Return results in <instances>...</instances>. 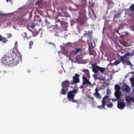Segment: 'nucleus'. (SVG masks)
<instances>
[{
  "instance_id": "1",
  "label": "nucleus",
  "mask_w": 134,
  "mask_h": 134,
  "mask_svg": "<svg viewBox=\"0 0 134 134\" xmlns=\"http://www.w3.org/2000/svg\"><path fill=\"white\" fill-rule=\"evenodd\" d=\"M21 54L20 52H18L16 54H15L13 57H9L6 55L2 59V63L4 64H10L12 66H15V65L19 63L20 59L21 57Z\"/></svg>"
},
{
  "instance_id": "2",
  "label": "nucleus",
  "mask_w": 134,
  "mask_h": 134,
  "mask_svg": "<svg viewBox=\"0 0 134 134\" xmlns=\"http://www.w3.org/2000/svg\"><path fill=\"white\" fill-rule=\"evenodd\" d=\"M133 54L128 52L125 54L124 55L121 56L120 59L122 63L124 65L126 64L128 65H130L131 67L132 66L131 62L129 61V60L130 56H132Z\"/></svg>"
},
{
  "instance_id": "3",
  "label": "nucleus",
  "mask_w": 134,
  "mask_h": 134,
  "mask_svg": "<svg viewBox=\"0 0 134 134\" xmlns=\"http://www.w3.org/2000/svg\"><path fill=\"white\" fill-rule=\"evenodd\" d=\"M77 91V89H75L69 91L67 93V98L70 102L71 101L73 102L76 103H78V101L74 98L75 96V94L76 93Z\"/></svg>"
},
{
  "instance_id": "4",
  "label": "nucleus",
  "mask_w": 134,
  "mask_h": 134,
  "mask_svg": "<svg viewBox=\"0 0 134 134\" xmlns=\"http://www.w3.org/2000/svg\"><path fill=\"white\" fill-rule=\"evenodd\" d=\"M70 83L68 80H66L62 82V88L60 92V94L64 95L66 94V92L68 90V87Z\"/></svg>"
},
{
  "instance_id": "5",
  "label": "nucleus",
  "mask_w": 134,
  "mask_h": 134,
  "mask_svg": "<svg viewBox=\"0 0 134 134\" xmlns=\"http://www.w3.org/2000/svg\"><path fill=\"white\" fill-rule=\"evenodd\" d=\"M80 75L77 74H75V76L73 77V81H71L70 82L73 85L76 83H77L80 82L79 79V77Z\"/></svg>"
},
{
  "instance_id": "6",
  "label": "nucleus",
  "mask_w": 134,
  "mask_h": 134,
  "mask_svg": "<svg viewBox=\"0 0 134 134\" xmlns=\"http://www.w3.org/2000/svg\"><path fill=\"white\" fill-rule=\"evenodd\" d=\"M117 105L118 108L120 109H123L126 106L125 102L121 101V100L118 101Z\"/></svg>"
},
{
  "instance_id": "7",
  "label": "nucleus",
  "mask_w": 134,
  "mask_h": 134,
  "mask_svg": "<svg viewBox=\"0 0 134 134\" xmlns=\"http://www.w3.org/2000/svg\"><path fill=\"white\" fill-rule=\"evenodd\" d=\"M110 100V99L109 98L108 96L107 95L103 98L102 103H103L105 105L107 103L109 102Z\"/></svg>"
},
{
  "instance_id": "8",
  "label": "nucleus",
  "mask_w": 134,
  "mask_h": 134,
  "mask_svg": "<svg viewBox=\"0 0 134 134\" xmlns=\"http://www.w3.org/2000/svg\"><path fill=\"white\" fill-rule=\"evenodd\" d=\"M122 90L127 93L130 92V87L126 85H124L122 87Z\"/></svg>"
},
{
  "instance_id": "9",
  "label": "nucleus",
  "mask_w": 134,
  "mask_h": 134,
  "mask_svg": "<svg viewBox=\"0 0 134 134\" xmlns=\"http://www.w3.org/2000/svg\"><path fill=\"white\" fill-rule=\"evenodd\" d=\"M122 93L120 91H115L114 93V94L115 97L118 99V101L120 100L121 96L122 95Z\"/></svg>"
},
{
  "instance_id": "10",
  "label": "nucleus",
  "mask_w": 134,
  "mask_h": 134,
  "mask_svg": "<svg viewBox=\"0 0 134 134\" xmlns=\"http://www.w3.org/2000/svg\"><path fill=\"white\" fill-rule=\"evenodd\" d=\"M83 81L82 84L85 85L86 84H88L91 85V83L89 80L87 79L86 77H85L83 75L82 77Z\"/></svg>"
},
{
  "instance_id": "11",
  "label": "nucleus",
  "mask_w": 134,
  "mask_h": 134,
  "mask_svg": "<svg viewBox=\"0 0 134 134\" xmlns=\"http://www.w3.org/2000/svg\"><path fill=\"white\" fill-rule=\"evenodd\" d=\"M120 63V60H117L114 62L113 63H110L108 65V66H113L115 65H117Z\"/></svg>"
},
{
  "instance_id": "12",
  "label": "nucleus",
  "mask_w": 134,
  "mask_h": 134,
  "mask_svg": "<svg viewBox=\"0 0 134 134\" xmlns=\"http://www.w3.org/2000/svg\"><path fill=\"white\" fill-rule=\"evenodd\" d=\"M35 25L32 22L29 23L27 25V27L28 29L29 30V28H34Z\"/></svg>"
},
{
  "instance_id": "13",
  "label": "nucleus",
  "mask_w": 134,
  "mask_h": 134,
  "mask_svg": "<svg viewBox=\"0 0 134 134\" xmlns=\"http://www.w3.org/2000/svg\"><path fill=\"white\" fill-rule=\"evenodd\" d=\"M132 98H131L129 96H127L125 97V100L128 102V103H129L130 102L132 101Z\"/></svg>"
},
{
  "instance_id": "14",
  "label": "nucleus",
  "mask_w": 134,
  "mask_h": 134,
  "mask_svg": "<svg viewBox=\"0 0 134 134\" xmlns=\"http://www.w3.org/2000/svg\"><path fill=\"white\" fill-rule=\"evenodd\" d=\"M92 71L96 74H97L99 70L98 68H92Z\"/></svg>"
},
{
  "instance_id": "15",
  "label": "nucleus",
  "mask_w": 134,
  "mask_h": 134,
  "mask_svg": "<svg viewBox=\"0 0 134 134\" xmlns=\"http://www.w3.org/2000/svg\"><path fill=\"white\" fill-rule=\"evenodd\" d=\"M115 89V91H120V86L116 84L114 86Z\"/></svg>"
},
{
  "instance_id": "16",
  "label": "nucleus",
  "mask_w": 134,
  "mask_h": 134,
  "mask_svg": "<svg viewBox=\"0 0 134 134\" xmlns=\"http://www.w3.org/2000/svg\"><path fill=\"white\" fill-rule=\"evenodd\" d=\"M105 105L103 103H102V104L101 105L99 106H97V108H99L100 109H105Z\"/></svg>"
},
{
  "instance_id": "17",
  "label": "nucleus",
  "mask_w": 134,
  "mask_h": 134,
  "mask_svg": "<svg viewBox=\"0 0 134 134\" xmlns=\"http://www.w3.org/2000/svg\"><path fill=\"white\" fill-rule=\"evenodd\" d=\"M95 96L98 99H101L102 98V97L101 96L99 93H97L94 94Z\"/></svg>"
},
{
  "instance_id": "18",
  "label": "nucleus",
  "mask_w": 134,
  "mask_h": 134,
  "mask_svg": "<svg viewBox=\"0 0 134 134\" xmlns=\"http://www.w3.org/2000/svg\"><path fill=\"white\" fill-rule=\"evenodd\" d=\"M99 70L101 73H103L106 70V68H98Z\"/></svg>"
},
{
  "instance_id": "19",
  "label": "nucleus",
  "mask_w": 134,
  "mask_h": 134,
  "mask_svg": "<svg viewBox=\"0 0 134 134\" xmlns=\"http://www.w3.org/2000/svg\"><path fill=\"white\" fill-rule=\"evenodd\" d=\"M84 36L86 37H90L92 36V33L91 32H89L87 33L84 34Z\"/></svg>"
},
{
  "instance_id": "20",
  "label": "nucleus",
  "mask_w": 134,
  "mask_h": 134,
  "mask_svg": "<svg viewBox=\"0 0 134 134\" xmlns=\"http://www.w3.org/2000/svg\"><path fill=\"white\" fill-rule=\"evenodd\" d=\"M90 104L91 105L92 107L93 108L95 107L97 105V103L95 101L91 103H90Z\"/></svg>"
},
{
  "instance_id": "21",
  "label": "nucleus",
  "mask_w": 134,
  "mask_h": 134,
  "mask_svg": "<svg viewBox=\"0 0 134 134\" xmlns=\"http://www.w3.org/2000/svg\"><path fill=\"white\" fill-rule=\"evenodd\" d=\"M106 105L108 107L111 108L113 106V105L112 103H107Z\"/></svg>"
},
{
  "instance_id": "22",
  "label": "nucleus",
  "mask_w": 134,
  "mask_h": 134,
  "mask_svg": "<svg viewBox=\"0 0 134 134\" xmlns=\"http://www.w3.org/2000/svg\"><path fill=\"white\" fill-rule=\"evenodd\" d=\"M27 34L26 32H24L22 34V36L25 39H28V38H27Z\"/></svg>"
},
{
  "instance_id": "23",
  "label": "nucleus",
  "mask_w": 134,
  "mask_h": 134,
  "mask_svg": "<svg viewBox=\"0 0 134 134\" xmlns=\"http://www.w3.org/2000/svg\"><path fill=\"white\" fill-rule=\"evenodd\" d=\"M6 38H3L2 39V41L3 43H6L8 41V40L6 39Z\"/></svg>"
},
{
  "instance_id": "24",
  "label": "nucleus",
  "mask_w": 134,
  "mask_h": 134,
  "mask_svg": "<svg viewBox=\"0 0 134 134\" xmlns=\"http://www.w3.org/2000/svg\"><path fill=\"white\" fill-rule=\"evenodd\" d=\"M89 98H90V99L89 100L90 103H91L93 102V101H95L94 100V98L93 97H89Z\"/></svg>"
},
{
  "instance_id": "25",
  "label": "nucleus",
  "mask_w": 134,
  "mask_h": 134,
  "mask_svg": "<svg viewBox=\"0 0 134 134\" xmlns=\"http://www.w3.org/2000/svg\"><path fill=\"white\" fill-rule=\"evenodd\" d=\"M130 80L131 82L132 86L134 87V78H131Z\"/></svg>"
},
{
  "instance_id": "26",
  "label": "nucleus",
  "mask_w": 134,
  "mask_h": 134,
  "mask_svg": "<svg viewBox=\"0 0 134 134\" xmlns=\"http://www.w3.org/2000/svg\"><path fill=\"white\" fill-rule=\"evenodd\" d=\"M76 20L77 22H79L80 24H81V22L82 21V20L81 19L79 18L78 19H77Z\"/></svg>"
},
{
  "instance_id": "27",
  "label": "nucleus",
  "mask_w": 134,
  "mask_h": 134,
  "mask_svg": "<svg viewBox=\"0 0 134 134\" xmlns=\"http://www.w3.org/2000/svg\"><path fill=\"white\" fill-rule=\"evenodd\" d=\"M83 71L84 72H86L87 74L89 73V71L87 69H84L83 70Z\"/></svg>"
},
{
  "instance_id": "28",
  "label": "nucleus",
  "mask_w": 134,
  "mask_h": 134,
  "mask_svg": "<svg viewBox=\"0 0 134 134\" xmlns=\"http://www.w3.org/2000/svg\"><path fill=\"white\" fill-rule=\"evenodd\" d=\"M80 50H81L80 49H78L75 50V51H74L75 54H77L79 52V51Z\"/></svg>"
},
{
  "instance_id": "29",
  "label": "nucleus",
  "mask_w": 134,
  "mask_h": 134,
  "mask_svg": "<svg viewBox=\"0 0 134 134\" xmlns=\"http://www.w3.org/2000/svg\"><path fill=\"white\" fill-rule=\"evenodd\" d=\"M130 9L132 11H134V5H132L130 7Z\"/></svg>"
},
{
  "instance_id": "30",
  "label": "nucleus",
  "mask_w": 134,
  "mask_h": 134,
  "mask_svg": "<svg viewBox=\"0 0 134 134\" xmlns=\"http://www.w3.org/2000/svg\"><path fill=\"white\" fill-rule=\"evenodd\" d=\"M33 42L32 41L30 42L29 43V46H30L29 48H31V46H32L33 45Z\"/></svg>"
},
{
  "instance_id": "31",
  "label": "nucleus",
  "mask_w": 134,
  "mask_h": 134,
  "mask_svg": "<svg viewBox=\"0 0 134 134\" xmlns=\"http://www.w3.org/2000/svg\"><path fill=\"white\" fill-rule=\"evenodd\" d=\"M96 65H97L96 63L95 64H93L92 65V67H100L99 66H97Z\"/></svg>"
},
{
  "instance_id": "32",
  "label": "nucleus",
  "mask_w": 134,
  "mask_h": 134,
  "mask_svg": "<svg viewBox=\"0 0 134 134\" xmlns=\"http://www.w3.org/2000/svg\"><path fill=\"white\" fill-rule=\"evenodd\" d=\"M12 36V35L11 34H8V38L11 37Z\"/></svg>"
},
{
  "instance_id": "33",
  "label": "nucleus",
  "mask_w": 134,
  "mask_h": 134,
  "mask_svg": "<svg viewBox=\"0 0 134 134\" xmlns=\"http://www.w3.org/2000/svg\"><path fill=\"white\" fill-rule=\"evenodd\" d=\"M110 92H111L109 90H107V94L109 95L110 94Z\"/></svg>"
},
{
  "instance_id": "34",
  "label": "nucleus",
  "mask_w": 134,
  "mask_h": 134,
  "mask_svg": "<svg viewBox=\"0 0 134 134\" xmlns=\"http://www.w3.org/2000/svg\"><path fill=\"white\" fill-rule=\"evenodd\" d=\"M78 56H77L75 58V59L76 60V61H74L73 62H77L78 60L79 59L78 58Z\"/></svg>"
},
{
  "instance_id": "35",
  "label": "nucleus",
  "mask_w": 134,
  "mask_h": 134,
  "mask_svg": "<svg viewBox=\"0 0 134 134\" xmlns=\"http://www.w3.org/2000/svg\"><path fill=\"white\" fill-rule=\"evenodd\" d=\"M95 91H96V92L95 93H93V94H95L98 93V89L97 88H96L95 89Z\"/></svg>"
},
{
  "instance_id": "36",
  "label": "nucleus",
  "mask_w": 134,
  "mask_h": 134,
  "mask_svg": "<svg viewBox=\"0 0 134 134\" xmlns=\"http://www.w3.org/2000/svg\"><path fill=\"white\" fill-rule=\"evenodd\" d=\"M71 54L74 55H76L74 51H72L71 53Z\"/></svg>"
},
{
  "instance_id": "37",
  "label": "nucleus",
  "mask_w": 134,
  "mask_h": 134,
  "mask_svg": "<svg viewBox=\"0 0 134 134\" xmlns=\"http://www.w3.org/2000/svg\"><path fill=\"white\" fill-rule=\"evenodd\" d=\"M18 45V43L17 41L16 42L15 44V47H17Z\"/></svg>"
},
{
  "instance_id": "38",
  "label": "nucleus",
  "mask_w": 134,
  "mask_h": 134,
  "mask_svg": "<svg viewBox=\"0 0 134 134\" xmlns=\"http://www.w3.org/2000/svg\"><path fill=\"white\" fill-rule=\"evenodd\" d=\"M3 38V36L1 35H0V41H1L2 39Z\"/></svg>"
},
{
  "instance_id": "39",
  "label": "nucleus",
  "mask_w": 134,
  "mask_h": 134,
  "mask_svg": "<svg viewBox=\"0 0 134 134\" xmlns=\"http://www.w3.org/2000/svg\"><path fill=\"white\" fill-rule=\"evenodd\" d=\"M83 85V84H82V85H81L80 87V88H81H81H82L83 87V85Z\"/></svg>"
},
{
  "instance_id": "40",
  "label": "nucleus",
  "mask_w": 134,
  "mask_h": 134,
  "mask_svg": "<svg viewBox=\"0 0 134 134\" xmlns=\"http://www.w3.org/2000/svg\"><path fill=\"white\" fill-rule=\"evenodd\" d=\"M100 80H102L103 81L105 80V79H104L103 78H100Z\"/></svg>"
},
{
  "instance_id": "41",
  "label": "nucleus",
  "mask_w": 134,
  "mask_h": 134,
  "mask_svg": "<svg viewBox=\"0 0 134 134\" xmlns=\"http://www.w3.org/2000/svg\"><path fill=\"white\" fill-rule=\"evenodd\" d=\"M112 100H113V102H115L116 101V100L115 99H112Z\"/></svg>"
},
{
  "instance_id": "42",
  "label": "nucleus",
  "mask_w": 134,
  "mask_h": 134,
  "mask_svg": "<svg viewBox=\"0 0 134 134\" xmlns=\"http://www.w3.org/2000/svg\"><path fill=\"white\" fill-rule=\"evenodd\" d=\"M3 14L1 12H0V16L3 15Z\"/></svg>"
},
{
  "instance_id": "43",
  "label": "nucleus",
  "mask_w": 134,
  "mask_h": 134,
  "mask_svg": "<svg viewBox=\"0 0 134 134\" xmlns=\"http://www.w3.org/2000/svg\"><path fill=\"white\" fill-rule=\"evenodd\" d=\"M132 101L134 103V97L133 98H132Z\"/></svg>"
},
{
  "instance_id": "44",
  "label": "nucleus",
  "mask_w": 134,
  "mask_h": 134,
  "mask_svg": "<svg viewBox=\"0 0 134 134\" xmlns=\"http://www.w3.org/2000/svg\"><path fill=\"white\" fill-rule=\"evenodd\" d=\"M9 1L12 2V0H9ZM6 1L7 2H9V0H6Z\"/></svg>"
},
{
  "instance_id": "45",
  "label": "nucleus",
  "mask_w": 134,
  "mask_h": 134,
  "mask_svg": "<svg viewBox=\"0 0 134 134\" xmlns=\"http://www.w3.org/2000/svg\"><path fill=\"white\" fill-rule=\"evenodd\" d=\"M51 44H52V46H54L55 47V44H53V43H51Z\"/></svg>"
},
{
  "instance_id": "46",
  "label": "nucleus",
  "mask_w": 134,
  "mask_h": 134,
  "mask_svg": "<svg viewBox=\"0 0 134 134\" xmlns=\"http://www.w3.org/2000/svg\"><path fill=\"white\" fill-rule=\"evenodd\" d=\"M121 13H120V14L118 13V15H120L121 14Z\"/></svg>"
},
{
  "instance_id": "47",
  "label": "nucleus",
  "mask_w": 134,
  "mask_h": 134,
  "mask_svg": "<svg viewBox=\"0 0 134 134\" xmlns=\"http://www.w3.org/2000/svg\"><path fill=\"white\" fill-rule=\"evenodd\" d=\"M126 34L127 35L128 34V32H126Z\"/></svg>"
},
{
  "instance_id": "48",
  "label": "nucleus",
  "mask_w": 134,
  "mask_h": 134,
  "mask_svg": "<svg viewBox=\"0 0 134 134\" xmlns=\"http://www.w3.org/2000/svg\"><path fill=\"white\" fill-rule=\"evenodd\" d=\"M45 21H47V20H45Z\"/></svg>"
},
{
  "instance_id": "49",
  "label": "nucleus",
  "mask_w": 134,
  "mask_h": 134,
  "mask_svg": "<svg viewBox=\"0 0 134 134\" xmlns=\"http://www.w3.org/2000/svg\"><path fill=\"white\" fill-rule=\"evenodd\" d=\"M131 73H133V74H134V72H132Z\"/></svg>"
},
{
  "instance_id": "50",
  "label": "nucleus",
  "mask_w": 134,
  "mask_h": 134,
  "mask_svg": "<svg viewBox=\"0 0 134 134\" xmlns=\"http://www.w3.org/2000/svg\"><path fill=\"white\" fill-rule=\"evenodd\" d=\"M72 60V62L73 60Z\"/></svg>"
},
{
  "instance_id": "51",
  "label": "nucleus",
  "mask_w": 134,
  "mask_h": 134,
  "mask_svg": "<svg viewBox=\"0 0 134 134\" xmlns=\"http://www.w3.org/2000/svg\"><path fill=\"white\" fill-rule=\"evenodd\" d=\"M123 45H124V46H125V45L124 44H123Z\"/></svg>"
},
{
  "instance_id": "52",
  "label": "nucleus",
  "mask_w": 134,
  "mask_h": 134,
  "mask_svg": "<svg viewBox=\"0 0 134 134\" xmlns=\"http://www.w3.org/2000/svg\"><path fill=\"white\" fill-rule=\"evenodd\" d=\"M133 31H134V30H133Z\"/></svg>"
},
{
  "instance_id": "53",
  "label": "nucleus",
  "mask_w": 134,
  "mask_h": 134,
  "mask_svg": "<svg viewBox=\"0 0 134 134\" xmlns=\"http://www.w3.org/2000/svg\"><path fill=\"white\" fill-rule=\"evenodd\" d=\"M58 53H59V52H58Z\"/></svg>"
}]
</instances>
